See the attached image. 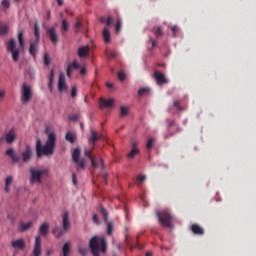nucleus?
I'll use <instances>...</instances> for the list:
<instances>
[{"mask_svg":"<svg viewBox=\"0 0 256 256\" xmlns=\"http://www.w3.org/2000/svg\"><path fill=\"white\" fill-rule=\"evenodd\" d=\"M46 133L48 134V139L44 146L41 143V139L36 140V155L38 159H41L43 155L46 157H51V155L55 153V142L57 141V135H55L53 132L49 133V131H46Z\"/></svg>","mask_w":256,"mask_h":256,"instance_id":"nucleus-1","label":"nucleus"},{"mask_svg":"<svg viewBox=\"0 0 256 256\" xmlns=\"http://www.w3.org/2000/svg\"><path fill=\"white\" fill-rule=\"evenodd\" d=\"M24 35H25V30H23V29L19 30L18 41H19L20 48H17V41H15L14 38H11L6 44L7 51H9V53H12V59L15 62L19 61L21 51H23V49H25V36Z\"/></svg>","mask_w":256,"mask_h":256,"instance_id":"nucleus-2","label":"nucleus"},{"mask_svg":"<svg viewBox=\"0 0 256 256\" xmlns=\"http://www.w3.org/2000/svg\"><path fill=\"white\" fill-rule=\"evenodd\" d=\"M89 247L93 256H101V253H107V238L94 236L90 239Z\"/></svg>","mask_w":256,"mask_h":256,"instance_id":"nucleus-3","label":"nucleus"},{"mask_svg":"<svg viewBox=\"0 0 256 256\" xmlns=\"http://www.w3.org/2000/svg\"><path fill=\"white\" fill-rule=\"evenodd\" d=\"M49 175V169L47 168H30V184L35 185V183H43V177Z\"/></svg>","mask_w":256,"mask_h":256,"instance_id":"nucleus-4","label":"nucleus"},{"mask_svg":"<svg viewBox=\"0 0 256 256\" xmlns=\"http://www.w3.org/2000/svg\"><path fill=\"white\" fill-rule=\"evenodd\" d=\"M157 217L162 227H172L171 222L173 221V215H171V212H169V210L158 211Z\"/></svg>","mask_w":256,"mask_h":256,"instance_id":"nucleus-5","label":"nucleus"},{"mask_svg":"<svg viewBox=\"0 0 256 256\" xmlns=\"http://www.w3.org/2000/svg\"><path fill=\"white\" fill-rule=\"evenodd\" d=\"M32 97H33V92L31 91V86L27 84H23L22 92H21V102L23 103V105H26V103H29Z\"/></svg>","mask_w":256,"mask_h":256,"instance_id":"nucleus-6","label":"nucleus"},{"mask_svg":"<svg viewBox=\"0 0 256 256\" xmlns=\"http://www.w3.org/2000/svg\"><path fill=\"white\" fill-rule=\"evenodd\" d=\"M72 159L74 163L78 165L77 171H81V169H85V160L81 159V149L79 148L74 149L72 153Z\"/></svg>","mask_w":256,"mask_h":256,"instance_id":"nucleus-7","label":"nucleus"},{"mask_svg":"<svg viewBox=\"0 0 256 256\" xmlns=\"http://www.w3.org/2000/svg\"><path fill=\"white\" fill-rule=\"evenodd\" d=\"M46 33L53 45H55V43H59V34L57 33V29L55 27L48 28Z\"/></svg>","mask_w":256,"mask_h":256,"instance_id":"nucleus-8","label":"nucleus"},{"mask_svg":"<svg viewBox=\"0 0 256 256\" xmlns=\"http://www.w3.org/2000/svg\"><path fill=\"white\" fill-rule=\"evenodd\" d=\"M21 155L23 163H29L33 159V149H31V146L27 145Z\"/></svg>","mask_w":256,"mask_h":256,"instance_id":"nucleus-9","label":"nucleus"},{"mask_svg":"<svg viewBox=\"0 0 256 256\" xmlns=\"http://www.w3.org/2000/svg\"><path fill=\"white\" fill-rule=\"evenodd\" d=\"M41 253H42L41 236H37L35 238L34 249H33V256H41Z\"/></svg>","mask_w":256,"mask_h":256,"instance_id":"nucleus-10","label":"nucleus"},{"mask_svg":"<svg viewBox=\"0 0 256 256\" xmlns=\"http://www.w3.org/2000/svg\"><path fill=\"white\" fill-rule=\"evenodd\" d=\"M154 79L156 80V83L158 85H165L168 83L167 78L165 77V74L160 71H155L154 72Z\"/></svg>","mask_w":256,"mask_h":256,"instance_id":"nucleus-11","label":"nucleus"},{"mask_svg":"<svg viewBox=\"0 0 256 256\" xmlns=\"http://www.w3.org/2000/svg\"><path fill=\"white\" fill-rule=\"evenodd\" d=\"M5 141L6 143H8V145H11L15 143V141H17V132L15 131V129H11L6 133Z\"/></svg>","mask_w":256,"mask_h":256,"instance_id":"nucleus-12","label":"nucleus"},{"mask_svg":"<svg viewBox=\"0 0 256 256\" xmlns=\"http://www.w3.org/2000/svg\"><path fill=\"white\" fill-rule=\"evenodd\" d=\"M115 105V99L110 98V99H105V98H100L99 99V107L100 109L106 108L109 109V107H113Z\"/></svg>","mask_w":256,"mask_h":256,"instance_id":"nucleus-13","label":"nucleus"},{"mask_svg":"<svg viewBox=\"0 0 256 256\" xmlns=\"http://www.w3.org/2000/svg\"><path fill=\"white\" fill-rule=\"evenodd\" d=\"M93 149L94 147L92 146L91 149H87L84 151V155L90 159L92 167H99V163H97V158L93 156Z\"/></svg>","mask_w":256,"mask_h":256,"instance_id":"nucleus-14","label":"nucleus"},{"mask_svg":"<svg viewBox=\"0 0 256 256\" xmlns=\"http://www.w3.org/2000/svg\"><path fill=\"white\" fill-rule=\"evenodd\" d=\"M58 91L63 93V91H67V83L65 82V73H60L58 79Z\"/></svg>","mask_w":256,"mask_h":256,"instance_id":"nucleus-15","label":"nucleus"},{"mask_svg":"<svg viewBox=\"0 0 256 256\" xmlns=\"http://www.w3.org/2000/svg\"><path fill=\"white\" fill-rule=\"evenodd\" d=\"M5 155H7V157H10L13 163H19L21 161V157L15 154V149L13 148H9L8 150H6Z\"/></svg>","mask_w":256,"mask_h":256,"instance_id":"nucleus-16","label":"nucleus"},{"mask_svg":"<svg viewBox=\"0 0 256 256\" xmlns=\"http://www.w3.org/2000/svg\"><path fill=\"white\" fill-rule=\"evenodd\" d=\"M80 68H81V65H79L77 60H74L67 67V70H66L67 77H69V79H71V76L73 75V69H80Z\"/></svg>","mask_w":256,"mask_h":256,"instance_id":"nucleus-17","label":"nucleus"},{"mask_svg":"<svg viewBox=\"0 0 256 256\" xmlns=\"http://www.w3.org/2000/svg\"><path fill=\"white\" fill-rule=\"evenodd\" d=\"M62 227L64 231L71 229V221L69 220V212H65L62 217Z\"/></svg>","mask_w":256,"mask_h":256,"instance_id":"nucleus-18","label":"nucleus"},{"mask_svg":"<svg viewBox=\"0 0 256 256\" xmlns=\"http://www.w3.org/2000/svg\"><path fill=\"white\" fill-rule=\"evenodd\" d=\"M31 227H33V221L30 222H20L19 226H18V231H20V233H25V231H29V229H31Z\"/></svg>","mask_w":256,"mask_h":256,"instance_id":"nucleus-19","label":"nucleus"},{"mask_svg":"<svg viewBox=\"0 0 256 256\" xmlns=\"http://www.w3.org/2000/svg\"><path fill=\"white\" fill-rule=\"evenodd\" d=\"M12 247H14V249H20L21 251H23V249H25L26 247L25 240L18 239L12 241Z\"/></svg>","mask_w":256,"mask_h":256,"instance_id":"nucleus-20","label":"nucleus"},{"mask_svg":"<svg viewBox=\"0 0 256 256\" xmlns=\"http://www.w3.org/2000/svg\"><path fill=\"white\" fill-rule=\"evenodd\" d=\"M191 231L194 235H205V230L199 224H192Z\"/></svg>","mask_w":256,"mask_h":256,"instance_id":"nucleus-21","label":"nucleus"},{"mask_svg":"<svg viewBox=\"0 0 256 256\" xmlns=\"http://www.w3.org/2000/svg\"><path fill=\"white\" fill-rule=\"evenodd\" d=\"M91 51V48L89 46H81L78 49V56L83 58L89 56V52Z\"/></svg>","mask_w":256,"mask_h":256,"instance_id":"nucleus-22","label":"nucleus"},{"mask_svg":"<svg viewBox=\"0 0 256 256\" xmlns=\"http://www.w3.org/2000/svg\"><path fill=\"white\" fill-rule=\"evenodd\" d=\"M62 254L63 256H70L71 255V242H65L62 247Z\"/></svg>","mask_w":256,"mask_h":256,"instance_id":"nucleus-23","label":"nucleus"},{"mask_svg":"<svg viewBox=\"0 0 256 256\" xmlns=\"http://www.w3.org/2000/svg\"><path fill=\"white\" fill-rule=\"evenodd\" d=\"M67 31H69V22L67 21V19H63L61 24V33L63 37L67 35Z\"/></svg>","mask_w":256,"mask_h":256,"instance_id":"nucleus-24","label":"nucleus"},{"mask_svg":"<svg viewBox=\"0 0 256 256\" xmlns=\"http://www.w3.org/2000/svg\"><path fill=\"white\" fill-rule=\"evenodd\" d=\"M39 233L42 235V237H47V234L49 233V224L43 223L40 226Z\"/></svg>","mask_w":256,"mask_h":256,"instance_id":"nucleus-25","label":"nucleus"},{"mask_svg":"<svg viewBox=\"0 0 256 256\" xmlns=\"http://www.w3.org/2000/svg\"><path fill=\"white\" fill-rule=\"evenodd\" d=\"M34 35L37 41H41V28L39 27V22L34 23Z\"/></svg>","mask_w":256,"mask_h":256,"instance_id":"nucleus-26","label":"nucleus"},{"mask_svg":"<svg viewBox=\"0 0 256 256\" xmlns=\"http://www.w3.org/2000/svg\"><path fill=\"white\" fill-rule=\"evenodd\" d=\"M102 35L105 43H111V32L109 31V28H104Z\"/></svg>","mask_w":256,"mask_h":256,"instance_id":"nucleus-27","label":"nucleus"},{"mask_svg":"<svg viewBox=\"0 0 256 256\" xmlns=\"http://www.w3.org/2000/svg\"><path fill=\"white\" fill-rule=\"evenodd\" d=\"M25 77L28 79V80H33L35 79V69L32 68V67H29L26 71H25Z\"/></svg>","mask_w":256,"mask_h":256,"instance_id":"nucleus-28","label":"nucleus"},{"mask_svg":"<svg viewBox=\"0 0 256 256\" xmlns=\"http://www.w3.org/2000/svg\"><path fill=\"white\" fill-rule=\"evenodd\" d=\"M13 184V176H8L5 180V191L9 193L11 191V185Z\"/></svg>","mask_w":256,"mask_h":256,"instance_id":"nucleus-29","label":"nucleus"},{"mask_svg":"<svg viewBox=\"0 0 256 256\" xmlns=\"http://www.w3.org/2000/svg\"><path fill=\"white\" fill-rule=\"evenodd\" d=\"M48 81H49L48 88L50 89V91H53V81H55V71L53 70L50 71Z\"/></svg>","mask_w":256,"mask_h":256,"instance_id":"nucleus-30","label":"nucleus"},{"mask_svg":"<svg viewBox=\"0 0 256 256\" xmlns=\"http://www.w3.org/2000/svg\"><path fill=\"white\" fill-rule=\"evenodd\" d=\"M65 139L66 141H69V143H75V141H77V136L73 132H67Z\"/></svg>","mask_w":256,"mask_h":256,"instance_id":"nucleus-31","label":"nucleus"},{"mask_svg":"<svg viewBox=\"0 0 256 256\" xmlns=\"http://www.w3.org/2000/svg\"><path fill=\"white\" fill-rule=\"evenodd\" d=\"M91 135L92 138L89 139V143H92V145L94 146L96 142L99 141V134H97V132L95 130H91Z\"/></svg>","mask_w":256,"mask_h":256,"instance_id":"nucleus-32","label":"nucleus"},{"mask_svg":"<svg viewBox=\"0 0 256 256\" xmlns=\"http://www.w3.org/2000/svg\"><path fill=\"white\" fill-rule=\"evenodd\" d=\"M139 153V148H132L131 151L127 154V157L128 159H135Z\"/></svg>","mask_w":256,"mask_h":256,"instance_id":"nucleus-33","label":"nucleus"},{"mask_svg":"<svg viewBox=\"0 0 256 256\" xmlns=\"http://www.w3.org/2000/svg\"><path fill=\"white\" fill-rule=\"evenodd\" d=\"M11 7V2L9 0H2L1 2V10L7 11Z\"/></svg>","mask_w":256,"mask_h":256,"instance_id":"nucleus-34","label":"nucleus"},{"mask_svg":"<svg viewBox=\"0 0 256 256\" xmlns=\"http://www.w3.org/2000/svg\"><path fill=\"white\" fill-rule=\"evenodd\" d=\"M153 33L156 37H163V28L161 26L153 28Z\"/></svg>","mask_w":256,"mask_h":256,"instance_id":"nucleus-35","label":"nucleus"},{"mask_svg":"<svg viewBox=\"0 0 256 256\" xmlns=\"http://www.w3.org/2000/svg\"><path fill=\"white\" fill-rule=\"evenodd\" d=\"M120 115H121V117H125V116L129 115V107L121 106L120 107Z\"/></svg>","mask_w":256,"mask_h":256,"instance_id":"nucleus-36","label":"nucleus"},{"mask_svg":"<svg viewBox=\"0 0 256 256\" xmlns=\"http://www.w3.org/2000/svg\"><path fill=\"white\" fill-rule=\"evenodd\" d=\"M9 33V26L7 24L0 26V35H7Z\"/></svg>","mask_w":256,"mask_h":256,"instance_id":"nucleus-37","label":"nucleus"},{"mask_svg":"<svg viewBox=\"0 0 256 256\" xmlns=\"http://www.w3.org/2000/svg\"><path fill=\"white\" fill-rule=\"evenodd\" d=\"M151 91V88L146 87V88H142L138 91V95L140 97H143L144 95H147V93H149Z\"/></svg>","mask_w":256,"mask_h":256,"instance_id":"nucleus-38","label":"nucleus"},{"mask_svg":"<svg viewBox=\"0 0 256 256\" xmlns=\"http://www.w3.org/2000/svg\"><path fill=\"white\" fill-rule=\"evenodd\" d=\"M101 215L104 217L105 223H107L109 219V213H107V210L103 206H101Z\"/></svg>","mask_w":256,"mask_h":256,"instance_id":"nucleus-39","label":"nucleus"},{"mask_svg":"<svg viewBox=\"0 0 256 256\" xmlns=\"http://www.w3.org/2000/svg\"><path fill=\"white\" fill-rule=\"evenodd\" d=\"M173 105H174V107L177 108V110L180 113H182V111H185V108L181 107V104H180L179 100L174 101Z\"/></svg>","mask_w":256,"mask_h":256,"instance_id":"nucleus-40","label":"nucleus"},{"mask_svg":"<svg viewBox=\"0 0 256 256\" xmlns=\"http://www.w3.org/2000/svg\"><path fill=\"white\" fill-rule=\"evenodd\" d=\"M81 27H83V24L81 23V21H79V19H77L76 23L74 24L75 32H79V29H81Z\"/></svg>","mask_w":256,"mask_h":256,"instance_id":"nucleus-41","label":"nucleus"},{"mask_svg":"<svg viewBox=\"0 0 256 256\" xmlns=\"http://www.w3.org/2000/svg\"><path fill=\"white\" fill-rule=\"evenodd\" d=\"M107 234L113 235V222H108L107 224Z\"/></svg>","mask_w":256,"mask_h":256,"instance_id":"nucleus-42","label":"nucleus"},{"mask_svg":"<svg viewBox=\"0 0 256 256\" xmlns=\"http://www.w3.org/2000/svg\"><path fill=\"white\" fill-rule=\"evenodd\" d=\"M154 143H155V139L150 138V139L148 140L147 144H146V148L149 149V150L153 149Z\"/></svg>","mask_w":256,"mask_h":256,"instance_id":"nucleus-43","label":"nucleus"},{"mask_svg":"<svg viewBox=\"0 0 256 256\" xmlns=\"http://www.w3.org/2000/svg\"><path fill=\"white\" fill-rule=\"evenodd\" d=\"M127 78V75L123 72V70H120L118 72V79L119 81H124Z\"/></svg>","mask_w":256,"mask_h":256,"instance_id":"nucleus-44","label":"nucleus"},{"mask_svg":"<svg viewBox=\"0 0 256 256\" xmlns=\"http://www.w3.org/2000/svg\"><path fill=\"white\" fill-rule=\"evenodd\" d=\"M29 53L32 55V57L35 59V54L37 53V48L30 46Z\"/></svg>","mask_w":256,"mask_h":256,"instance_id":"nucleus-45","label":"nucleus"},{"mask_svg":"<svg viewBox=\"0 0 256 256\" xmlns=\"http://www.w3.org/2000/svg\"><path fill=\"white\" fill-rule=\"evenodd\" d=\"M44 64L49 66L51 64V58L49 57L48 54L44 55Z\"/></svg>","mask_w":256,"mask_h":256,"instance_id":"nucleus-46","label":"nucleus"},{"mask_svg":"<svg viewBox=\"0 0 256 256\" xmlns=\"http://www.w3.org/2000/svg\"><path fill=\"white\" fill-rule=\"evenodd\" d=\"M108 59H115L117 57V52H106Z\"/></svg>","mask_w":256,"mask_h":256,"instance_id":"nucleus-47","label":"nucleus"},{"mask_svg":"<svg viewBox=\"0 0 256 256\" xmlns=\"http://www.w3.org/2000/svg\"><path fill=\"white\" fill-rule=\"evenodd\" d=\"M78 251H79L80 255L85 256V255H87V253H88L89 250H88L87 248H82V247H80V248L78 249Z\"/></svg>","mask_w":256,"mask_h":256,"instance_id":"nucleus-48","label":"nucleus"},{"mask_svg":"<svg viewBox=\"0 0 256 256\" xmlns=\"http://www.w3.org/2000/svg\"><path fill=\"white\" fill-rule=\"evenodd\" d=\"M121 27H122V22L121 20H117V23H116V32L119 33V31H121Z\"/></svg>","mask_w":256,"mask_h":256,"instance_id":"nucleus-49","label":"nucleus"},{"mask_svg":"<svg viewBox=\"0 0 256 256\" xmlns=\"http://www.w3.org/2000/svg\"><path fill=\"white\" fill-rule=\"evenodd\" d=\"M145 179H147V176L138 175L137 178H136V181H139L140 183H143V181H145Z\"/></svg>","mask_w":256,"mask_h":256,"instance_id":"nucleus-50","label":"nucleus"},{"mask_svg":"<svg viewBox=\"0 0 256 256\" xmlns=\"http://www.w3.org/2000/svg\"><path fill=\"white\" fill-rule=\"evenodd\" d=\"M107 27H111L113 25V17L109 16L106 20Z\"/></svg>","mask_w":256,"mask_h":256,"instance_id":"nucleus-51","label":"nucleus"},{"mask_svg":"<svg viewBox=\"0 0 256 256\" xmlns=\"http://www.w3.org/2000/svg\"><path fill=\"white\" fill-rule=\"evenodd\" d=\"M70 121H79V115L72 114L69 116Z\"/></svg>","mask_w":256,"mask_h":256,"instance_id":"nucleus-52","label":"nucleus"},{"mask_svg":"<svg viewBox=\"0 0 256 256\" xmlns=\"http://www.w3.org/2000/svg\"><path fill=\"white\" fill-rule=\"evenodd\" d=\"M171 31H172V33H173V37H177V31H179V27L173 26V27L171 28Z\"/></svg>","mask_w":256,"mask_h":256,"instance_id":"nucleus-53","label":"nucleus"},{"mask_svg":"<svg viewBox=\"0 0 256 256\" xmlns=\"http://www.w3.org/2000/svg\"><path fill=\"white\" fill-rule=\"evenodd\" d=\"M71 97H77V87L73 86L71 91Z\"/></svg>","mask_w":256,"mask_h":256,"instance_id":"nucleus-54","label":"nucleus"},{"mask_svg":"<svg viewBox=\"0 0 256 256\" xmlns=\"http://www.w3.org/2000/svg\"><path fill=\"white\" fill-rule=\"evenodd\" d=\"M41 40H37L36 38H35V41L34 42H32L31 44H30V46H33L35 49H37V47H39V42H40Z\"/></svg>","mask_w":256,"mask_h":256,"instance_id":"nucleus-55","label":"nucleus"},{"mask_svg":"<svg viewBox=\"0 0 256 256\" xmlns=\"http://www.w3.org/2000/svg\"><path fill=\"white\" fill-rule=\"evenodd\" d=\"M72 182L73 185H77V174L75 172L72 173Z\"/></svg>","mask_w":256,"mask_h":256,"instance_id":"nucleus-56","label":"nucleus"},{"mask_svg":"<svg viewBox=\"0 0 256 256\" xmlns=\"http://www.w3.org/2000/svg\"><path fill=\"white\" fill-rule=\"evenodd\" d=\"M63 235H64L63 230L59 229V231H58V233L56 235V239H61V237H63Z\"/></svg>","mask_w":256,"mask_h":256,"instance_id":"nucleus-57","label":"nucleus"},{"mask_svg":"<svg viewBox=\"0 0 256 256\" xmlns=\"http://www.w3.org/2000/svg\"><path fill=\"white\" fill-rule=\"evenodd\" d=\"M3 99H5V90L1 89L0 90V101H3Z\"/></svg>","mask_w":256,"mask_h":256,"instance_id":"nucleus-58","label":"nucleus"},{"mask_svg":"<svg viewBox=\"0 0 256 256\" xmlns=\"http://www.w3.org/2000/svg\"><path fill=\"white\" fill-rule=\"evenodd\" d=\"M93 221L96 223V225H99V216L97 214L93 215Z\"/></svg>","mask_w":256,"mask_h":256,"instance_id":"nucleus-59","label":"nucleus"},{"mask_svg":"<svg viewBox=\"0 0 256 256\" xmlns=\"http://www.w3.org/2000/svg\"><path fill=\"white\" fill-rule=\"evenodd\" d=\"M52 233L55 237H57V234L59 233V227H54Z\"/></svg>","mask_w":256,"mask_h":256,"instance_id":"nucleus-60","label":"nucleus"},{"mask_svg":"<svg viewBox=\"0 0 256 256\" xmlns=\"http://www.w3.org/2000/svg\"><path fill=\"white\" fill-rule=\"evenodd\" d=\"M51 19V10H48L46 13V21H49Z\"/></svg>","mask_w":256,"mask_h":256,"instance_id":"nucleus-61","label":"nucleus"},{"mask_svg":"<svg viewBox=\"0 0 256 256\" xmlns=\"http://www.w3.org/2000/svg\"><path fill=\"white\" fill-rule=\"evenodd\" d=\"M80 73L81 75H87V69L85 67L81 68Z\"/></svg>","mask_w":256,"mask_h":256,"instance_id":"nucleus-62","label":"nucleus"},{"mask_svg":"<svg viewBox=\"0 0 256 256\" xmlns=\"http://www.w3.org/2000/svg\"><path fill=\"white\" fill-rule=\"evenodd\" d=\"M100 23H107V18L105 16L101 17Z\"/></svg>","mask_w":256,"mask_h":256,"instance_id":"nucleus-63","label":"nucleus"},{"mask_svg":"<svg viewBox=\"0 0 256 256\" xmlns=\"http://www.w3.org/2000/svg\"><path fill=\"white\" fill-rule=\"evenodd\" d=\"M151 43H152V47H157V41L150 39Z\"/></svg>","mask_w":256,"mask_h":256,"instance_id":"nucleus-64","label":"nucleus"}]
</instances>
